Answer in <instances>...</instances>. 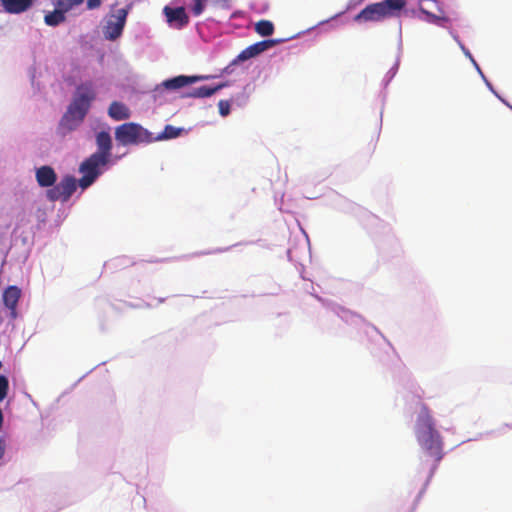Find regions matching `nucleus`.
I'll list each match as a JSON object with an SVG mask.
<instances>
[{
    "label": "nucleus",
    "mask_w": 512,
    "mask_h": 512,
    "mask_svg": "<svg viewBox=\"0 0 512 512\" xmlns=\"http://www.w3.org/2000/svg\"><path fill=\"white\" fill-rule=\"evenodd\" d=\"M415 434L422 450L421 461L429 467L431 478L444 456L443 439L435 428V422L429 408L422 405L416 422Z\"/></svg>",
    "instance_id": "obj_1"
},
{
    "label": "nucleus",
    "mask_w": 512,
    "mask_h": 512,
    "mask_svg": "<svg viewBox=\"0 0 512 512\" xmlns=\"http://www.w3.org/2000/svg\"><path fill=\"white\" fill-rule=\"evenodd\" d=\"M406 5L405 0H384L367 5L354 17L357 23L380 22L384 19L394 17Z\"/></svg>",
    "instance_id": "obj_2"
},
{
    "label": "nucleus",
    "mask_w": 512,
    "mask_h": 512,
    "mask_svg": "<svg viewBox=\"0 0 512 512\" xmlns=\"http://www.w3.org/2000/svg\"><path fill=\"white\" fill-rule=\"evenodd\" d=\"M115 139L122 146L149 144L153 134L138 123L126 122L115 128Z\"/></svg>",
    "instance_id": "obj_3"
},
{
    "label": "nucleus",
    "mask_w": 512,
    "mask_h": 512,
    "mask_svg": "<svg viewBox=\"0 0 512 512\" xmlns=\"http://www.w3.org/2000/svg\"><path fill=\"white\" fill-rule=\"evenodd\" d=\"M109 160L100 154L93 153L80 165L79 171L83 176L79 180V186L86 189L91 186L97 177L101 174L100 167L105 166Z\"/></svg>",
    "instance_id": "obj_4"
},
{
    "label": "nucleus",
    "mask_w": 512,
    "mask_h": 512,
    "mask_svg": "<svg viewBox=\"0 0 512 512\" xmlns=\"http://www.w3.org/2000/svg\"><path fill=\"white\" fill-rule=\"evenodd\" d=\"M127 15V8L118 9L116 12L107 15L106 24L103 27V34L106 39L114 41L122 35Z\"/></svg>",
    "instance_id": "obj_5"
},
{
    "label": "nucleus",
    "mask_w": 512,
    "mask_h": 512,
    "mask_svg": "<svg viewBox=\"0 0 512 512\" xmlns=\"http://www.w3.org/2000/svg\"><path fill=\"white\" fill-rule=\"evenodd\" d=\"M77 189L75 177L66 175L58 184L46 191V197L49 201L67 202Z\"/></svg>",
    "instance_id": "obj_6"
},
{
    "label": "nucleus",
    "mask_w": 512,
    "mask_h": 512,
    "mask_svg": "<svg viewBox=\"0 0 512 512\" xmlns=\"http://www.w3.org/2000/svg\"><path fill=\"white\" fill-rule=\"evenodd\" d=\"M90 104L74 95L73 101L68 107L65 118L81 122L90 109Z\"/></svg>",
    "instance_id": "obj_7"
},
{
    "label": "nucleus",
    "mask_w": 512,
    "mask_h": 512,
    "mask_svg": "<svg viewBox=\"0 0 512 512\" xmlns=\"http://www.w3.org/2000/svg\"><path fill=\"white\" fill-rule=\"evenodd\" d=\"M21 297V289L15 285L8 286L2 295V300L5 305L10 310V315L12 318H16L17 316V304Z\"/></svg>",
    "instance_id": "obj_8"
},
{
    "label": "nucleus",
    "mask_w": 512,
    "mask_h": 512,
    "mask_svg": "<svg viewBox=\"0 0 512 512\" xmlns=\"http://www.w3.org/2000/svg\"><path fill=\"white\" fill-rule=\"evenodd\" d=\"M277 42V40L268 39L250 45L238 55V59L240 61H245L252 57H255L260 53L272 48L274 45L277 44Z\"/></svg>",
    "instance_id": "obj_9"
},
{
    "label": "nucleus",
    "mask_w": 512,
    "mask_h": 512,
    "mask_svg": "<svg viewBox=\"0 0 512 512\" xmlns=\"http://www.w3.org/2000/svg\"><path fill=\"white\" fill-rule=\"evenodd\" d=\"M209 79V76H185L179 75L174 78L165 80L163 82V86L169 90H176L182 88L184 86L193 84L195 82Z\"/></svg>",
    "instance_id": "obj_10"
},
{
    "label": "nucleus",
    "mask_w": 512,
    "mask_h": 512,
    "mask_svg": "<svg viewBox=\"0 0 512 512\" xmlns=\"http://www.w3.org/2000/svg\"><path fill=\"white\" fill-rule=\"evenodd\" d=\"M36 181L40 187H53L57 181V174L51 166H41L36 170Z\"/></svg>",
    "instance_id": "obj_11"
},
{
    "label": "nucleus",
    "mask_w": 512,
    "mask_h": 512,
    "mask_svg": "<svg viewBox=\"0 0 512 512\" xmlns=\"http://www.w3.org/2000/svg\"><path fill=\"white\" fill-rule=\"evenodd\" d=\"M0 4L6 13L19 14L27 11L33 5V0H0Z\"/></svg>",
    "instance_id": "obj_12"
},
{
    "label": "nucleus",
    "mask_w": 512,
    "mask_h": 512,
    "mask_svg": "<svg viewBox=\"0 0 512 512\" xmlns=\"http://www.w3.org/2000/svg\"><path fill=\"white\" fill-rule=\"evenodd\" d=\"M164 13L167 17L168 22L177 23V26L179 28L186 26L189 22V17L185 12L184 7H177V8L165 7Z\"/></svg>",
    "instance_id": "obj_13"
},
{
    "label": "nucleus",
    "mask_w": 512,
    "mask_h": 512,
    "mask_svg": "<svg viewBox=\"0 0 512 512\" xmlns=\"http://www.w3.org/2000/svg\"><path fill=\"white\" fill-rule=\"evenodd\" d=\"M96 144L98 150L97 152H95V154H100L101 156H104L105 159L109 160L112 149V139L109 132L100 131L99 133H97Z\"/></svg>",
    "instance_id": "obj_14"
},
{
    "label": "nucleus",
    "mask_w": 512,
    "mask_h": 512,
    "mask_svg": "<svg viewBox=\"0 0 512 512\" xmlns=\"http://www.w3.org/2000/svg\"><path fill=\"white\" fill-rule=\"evenodd\" d=\"M108 115L115 121H122L130 118V109L122 102L113 101L108 108Z\"/></svg>",
    "instance_id": "obj_15"
},
{
    "label": "nucleus",
    "mask_w": 512,
    "mask_h": 512,
    "mask_svg": "<svg viewBox=\"0 0 512 512\" xmlns=\"http://www.w3.org/2000/svg\"><path fill=\"white\" fill-rule=\"evenodd\" d=\"M227 86V83H220L216 86H201L194 88L192 91L187 93L185 97L192 98H205L214 95L216 92L220 91L224 87Z\"/></svg>",
    "instance_id": "obj_16"
},
{
    "label": "nucleus",
    "mask_w": 512,
    "mask_h": 512,
    "mask_svg": "<svg viewBox=\"0 0 512 512\" xmlns=\"http://www.w3.org/2000/svg\"><path fill=\"white\" fill-rule=\"evenodd\" d=\"M75 96L91 105V103L96 98L93 83L88 81L78 85L76 88Z\"/></svg>",
    "instance_id": "obj_17"
},
{
    "label": "nucleus",
    "mask_w": 512,
    "mask_h": 512,
    "mask_svg": "<svg viewBox=\"0 0 512 512\" xmlns=\"http://www.w3.org/2000/svg\"><path fill=\"white\" fill-rule=\"evenodd\" d=\"M66 20L65 12L57 8L45 15L44 21L48 26H57Z\"/></svg>",
    "instance_id": "obj_18"
},
{
    "label": "nucleus",
    "mask_w": 512,
    "mask_h": 512,
    "mask_svg": "<svg viewBox=\"0 0 512 512\" xmlns=\"http://www.w3.org/2000/svg\"><path fill=\"white\" fill-rule=\"evenodd\" d=\"M182 129L176 128L172 125H166L162 133L158 134L157 136H153L154 141H160L163 139H172L176 138L180 135Z\"/></svg>",
    "instance_id": "obj_19"
},
{
    "label": "nucleus",
    "mask_w": 512,
    "mask_h": 512,
    "mask_svg": "<svg viewBox=\"0 0 512 512\" xmlns=\"http://www.w3.org/2000/svg\"><path fill=\"white\" fill-rule=\"evenodd\" d=\"M207 1L208 0H184V3L194 16H199L204 12Z\"/></svg>",
    "instance_id": "obj_20"
},
{
    "label": "nucleus",
    "mask_w": 512,
    "mask_h": 512,
    "mask_svg": "<svg viewBox=\"0 0 512 512\" xmlns=\"http://www.w3.org/2000/svg\"><path fill=\"white\" fill-rule=\"evenodd\" d=\"M255 31L261 36H270L274 32V25L269 20H260L255 24Z\"/></svg>",
    "instance_id": "obj_21"
},
{
    "label": "nucleus",
    "mask_w": 512,
    "mask_h": 512,
    "mask_svg": "<svg viewBox=\"0 0 512 512\" xmlns=\"http://www.w3.org/2000/svg\"><path fill=\"white\" fill-rule=\"evenodd\" d=\"M83 2L84 0H54V5L67 13L74 7L81 5Z\"/></svg>",
    "instance_id": "obj_22"
},
{
    "label": "nucleus",
    "mask_w": 512,
    "mask_h": 512,
    "mask_svg": "<svg viewBox=\"0 0 512 512\" xmlns=\"http://www.w3.org/2000/svg\"><path fill=\"white\" fill-rule=\"evenodd\" d=\"M426 16H427V20L430 22V23H433V24H436V25H439V26H444V23H447L450 21V19L448 17H445V16H437L433 13H430L426 10H421Z\"/></svg>",
    "instance_id": "obj_23"
},
{
    "label": "nucleus",
    "mask_w": 512,
    "mask_h": 512,
    "mask_svg": "<svg viewBox=\"0 0 512 512\" xmlns=\"http://www.w3.org/2000/svg\"><path fill=\"white\" fill-rule=\"evenodd\" d=\"M9 390V381L4 375H0V402H2Z\"/></svg>",
    "instance_id": "obj_24"
},
{
    "label": "nucleus",
    "mask_w": 512,
    "mask_h": 512,
    "mask_svg": "<svg viewBox=\"0 0 512 512\" xmlns=\"http://www.w3.org/2000/svg\"><path fill=\"white\" fill-rule=\"evenodd\" d=\"M218 108L221 116L226 117L230 114V102L228 100H220Z\"/></svg>",
    "instance_id": "obj_25"
},
{
    "label": "nucleus",
    "mask_w": 512,
    "mask_h": 512,
    "mask_svg": "<svg viewBox=\"0 0 512 512\" xmlns=\"http://www.w3.org/2000/svg\"><path fill=\"white\" fill-rule=\"evenodd\" d=\"M102 0H87V8L89 10L97 9L101 6Z\"/></svg>",
    "instance_id": "obj_26"
},
{
    "label": "nucleus",
    "mask_w": 512,
    "mask_h": 512,
    "mask_svg": "<svg viewBox=\"0 0 512 512\" xmlns=\"http://www.w3.org/2000/svg\"><path fill=\"white\" fill-rule=\"evenodd\" d=\"M454 38L458 41V43H459L461 49L464 51L465 55L468 56L475 63L469 50L466 49L465 46L458 40L457 36H455Z\"/></svg>",
    "instance_id": "obj_27"
},
{
    "label": "nucleus",
    "mask_w": 512,
    "mask_h": 512,
    "mask_svg": "<svg viewBox=\"0 0 512 512\" xmlns=\"http://www.w3.org/2000/svg\"><path fill=\"white\" fill-rule=\"evenodd\" d=\"M5 453V442L3 439L0 438V460L4 456Z\"/></svg>",
    "instance_id": "obj_28"
}]
</instances>
